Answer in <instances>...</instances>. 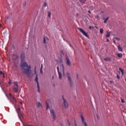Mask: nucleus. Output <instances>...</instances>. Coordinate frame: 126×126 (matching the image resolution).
<instances>
[{
	"label": "nucleus",
	"instance_id": "nucleus-22",
	"mask_svg": "<svg viewBox=\"0 0 126 126\" xmlns=\"http://www.w3.org/2000/svg\"><path fill=\"white\" fill-rule=\"evenodd\" d=\"M103 31H104V30H103V29H100L99 30V32H100V34H103Z\"/></svg>",
	"mask_w": 126,
	"mask_h": 126
},
{
	"label": "nucleus",
	"instance_id": "nucleus-33",
	"mask_svg": "<svg viewBox=\"0 0 126 126\" xmlns=\"http://www.w3.org/2000/svg\"><path fill=\"white\" fill-rule=\"evenodd\" d=\"M23 5H24V6H25V5H26V2H24L23 3Z\"/></svg>",
	"mask_w": 126,
	"mask_h": 126
},
{
	"label": "nucleus",
	"instance_id": "nucleus-24",
	"mask_svg": "<svg viewBox=\"0 0 126 126\" xmlns=\"http://www.w3.org/2000/svg\"><path fill=\"white\" fill-rule=\"evenodd\" d=\"M108 19H109L108 17H107L106 19H105L104 21H103L104 23H106V22H107V21H108Z\"/></svg>",
	"mask_w": 126,
	"mask_h": 126
},
{
	"label": "nucleus",
	"instance_id": "nucleus-19",
	"mask_svg": "<svg viewBox=\"0 0 126 126\" xmlns=\"http://www.w3.org/2000/svg\"><path fill=\"white\" fill-rule=\"evenodd\" d=\"M51 14H52L51 11H48V16L49 17V18H51Z\"/></svg>",
	"mask_w": 126,
	"mask_h": 126
},
{
	"label": "nucleus",
	"instance_id": "nucleus-28",
	"mask_svg": "<svg viewBox=\"0 0 126 126\" xmlns=\"http://www.w3.org/2000/svg\"><path fill=\"white\" fill-rule=\"evenodd\" d=\"M89 29H94V27H91V26H89Z\"/></svg>",
	"mask_w": 126,
	"mask_h": 126
},
{
	"label": "nucleus",
	"instance_id": "nucleus-42",
	"mask_svg": "<svg viewBox=\"0 0 126 126\" xmlns=\"http://www.w3.org/2000/svg\"><path fill=\"white\" fill-rule=\"evenodd\" d=\"M35 72H36V67H35V70H34Z\"/></svg>",
	"mask_w": 126,
	"mask_h": 126
},
{
	"label": "nucleus",
	"instance_id": "nucleus-6",
	"mask_svg": "<svg viewBox=\"0 0 126 126\" xmlns=\"http://www.w3.org/2000/svg\"><path fill=\"white\" fill-rule=\"evenodd\" d=\"M65 63H66V65H68V66H70V64H71V63H70V61H69V59L68 58V57H67V56H65Z\"/></svg>",
	"mask_w": 126,
	"mask_h": 126
},
{
	"label": "nucleus",
	"instance_id": "nucleus-7",
	"mask_svg": "<svg viewBox=\"0 0 126 126\" xmlns=\"http://www.w3.org/2000/svg\"><path fill=\"white\" fill-rule=\"evenodd\" d=\"M81 119L82 124H83L85 126H87V123H86V122L84 121V117H83V116H82V115H81Z\"/></svg>",
	"mask_w": 126,
	"mask_h": 126
},
{
	"label": "nucleus",
	"instance_id": "nucleus-15",
	"mask_svg": "<svg viewBox=\"0 0 126 126\" xmlns=\"http://www.w3.org/2000/svg\"><path fill=\"white\" fill-rule=\"evenodd\" d=\"M106 38H109V37H110V32L109 31H107L106 32Z\"/></svg>",
	"mask_w": 126,
	"mask_h": 126
},
{
	"label": "nucleus",
	"instance_id": "nucleus-34",
	"mask_svg": "<svg viewBox=\"0 0 126 126\" xmlns=\"http://www.w3.org/2000/svg\"><path fill=\"white\" fill-rule=\"evenodd\" d=\"M20 111V108H18V113H19Z\"/></svg>",
	"mask_w": 126,
	"mask_h": 126
},
{
	"label": "nucleus",
	"instance_id": "nucleus-12",
	"mask_svg": "<svg viewBox=\"0 0 126 126\" xmlns=\"http://www.w3.org/2000/svg\"><path fill=\"white\" fill-rule=\"evenodd\" d=\"M36 106L37 108H42V104L40 102H36Z\"/></svg>",
	"mask_w": 126,
	"mask_h": 126
},
{
	"label": "nucleus",
	"instance_id": "nucleus-18",
	"mask_svg": "<svg viewBox=\"0 0 126 126\" xmlns=\"http://www.w3.org/2000/svg\"><path fill=\"white\" fill-rule=\"evenodd\" d=\"M116 55L118 58H122L123 57V54L122 53H117Z\"/></svg>",
	"mask_w": 126,
	"mask_h": 126
},
{
	"label": "nucleus",
	"instance_id": "nucleus-2",
	"mask_svg": "<svg viewBox=\"0 0 126 126\" xmlns=\"http://www.w3.org/2000/svg\"><path fill=\"white\" fill-rule=\"evenodd\" d=\"M63 106L65 109H66V108H68V103H67V101H66V100H65L63 97Z\"/></svg>",
	"mask_w": 126,
	"mask_h": 126
},
{
	"label": "nucleus",
	"instance_id": "nucleus-37",
	"mask_svg": "<svg viewBox=\"0 0 126 126\" xmlns=\"http://www.w3.org/2000/svg\"><path fill=\"white\" fill-rule=\"evenodd\" d=\"M20 104L21 105H22V101H20Z\"/></svg>",
	"mask_w": 126,
	"mask_h": 126
},
{
	"label": "nucleus",
	"instance_id": "nucleus-38",
	"mask_svg": "<svg viewBox=\"0 0 126 126\" xmlns=\"http://www.w3.org/2000/svg\"><path fill=\"white\" fill-rule=\"evenodd\" d=\"M3 78H5V76H4V74L3 75Z\"/></svg>",
	"mask_w": 126,
	"mask_h": 126
},
{
	"label": "nucleus",
	"instance_id": "nucleus-1",
	"mask_svg": "<svg viewBox=\"0 0 126 126\" xmlns=\"http://www.w3.org/2000/svg\"><path fill=\"white\" fill-rule=\"evenodd\" d=\"M21 58V65L20 67L22 69H23V73L24 74H27V75H30L32 73L31 70V65H28V63L24 61L25 60V54L22 53L20 56Z\"/></svg>",
	"mask_w": 126,
	"mask_h": 126
},
{
	"label": "nucleus",
	"instance_id": "nucleus-26",
	"mask_svg": "<svg viewBox=\"0 0 126 126\" xmlns=\"http://www.w3.org/2000/svg\"><path fill=\"white\" fill-rule=\"evenodd\" d=\"M43 43L46 44V38L45 37L43 38Z\"/></svg>",
	"mask_w": 126,
	"mask_h": 126
},
{
	"label": "nucleus",
	"instance_id": "nucleus-25",
	"mask_svg": "<svg viewBox=\"0 0 126 126\" xmlns=\"http://www.w3.org/2000/svg\"><path fill=\"white\" fill-rule=\"evenodd\" d=\"M43 5H44V7H46V6H47V2H44Z\"/></svg>",
	"mask_w": 126,
	"mask_h": 126
},
{
	"label": "nucleus",
	"instance_id": "nucleus-8",
	"mask_svg": "<svg viewBox=\"0 0 126 126\" xmlns=\"http://www.w3.org/2000/svg\"><path fill=\"white\" fill-rule=\"evenodd\" d=\"M67 77L68 80L70 82V85H72V82H71V78H70V75L68 73H67Z\"/></svg>",
	"mask_w": 126,
	"mask_h": 126
},
{
	"label": "nucleus",
	"instance_id": "nucleus-46",
	"mask_svg": "<svg viewBox=\"0 0 126 126\" xmlns=\"http://www.w3.org/2000/svg\"><path fill=\"white\" fill-rule=\"evenodd\" d=\"M125 80H126V79H125Z\"/></svg>",
	"mask_w": 126,
	"mask_h": 126
},
{
	"label": "nucleus",
	"instance_id": "nucleus-14",
	"mask_svg": "<svg viewBox=\"0 0 126 126\" xmlns=\"http://www.w3.org/2000/svg\"><path fill=\"white\" fill-rule=\"evenodd\" d=\"M104 61H105V62H110L111 61V58L106 57L105 58H104Z\"/></svg>",
	"mask_w": 126,
	"mask_h": 126
},
{
	"label": "nucleus",
	"instance_id": "nucleus-17",
	"mask_svg": "<svg viewBox=\"0 0 126 126\" xmlns=\"http://www.w3.org/2000/svg\"><path fill=\"white\" fill-rule=\"evenodd\" d=\"M118 49L119 51H120V52H123V48H122V47H121V45H118Z\"/></svg>",
	"mask_w": 126,
	"mask_h": 126
},
{
	"label": "nucleus",
	"instance_id": "nucleus-39",
	"mask_svg": "<svg viewBox=\"0 0 126 126\" xmlns=\"http://www.w3.org/2000/svg\"><path fill=\"white\" fill-rule=\"evenodd\" d=\"M88 13H91V12L90 11V10H89V11H88Z\"/></svg>",
	"mask_w": 126,
	"mask_h": 126
},
{
	"label": "nucleus",
	"instance_id": "nucleus-16",
	"mask_svg": "<svg viewBox=\"0 0 126 126\" xmlns=\"http://www.w3.org/2000/svg\"><path fill=\"white\" fill-rule=\"evenodd\" d=\"M42 69H43V64H41V67H40V73H41V74H43Z\"/></svg>",
	"mask_w": 126,
	"mask_h": 126
},
{
	"label": "nucleus",
	"instance_id": "nucleus-20",
	"mask_svg": "<svg viewBox=\"0 0 126 126\" xmlns=\"http://www.w3.org/2000/svg\"><path fill=\"white\" fill-rule=\"evenodd\" d=\"M119 70L121 71V73H122V75H124V70L121 68H120Z\"/></svg>",
	"mask_w": 126,
	"mask_h": 126
},
{
	"label": "nucleus",
	"instance_id": "nucleus-21",
	"mask_svg": "<svg viewBox=\"0 0 126 126\" xmlns=\"http://www.w3.org/2000/svg\"><path fill=\"white\" fill-rule=\"evenodd\" d=\"M14 84L15 87H18V84H17V82H14Z\"/></svg>",
	"mask_w": 126,
	"mask_h": 126
},
{
	"label": "nucleus",
	"instance_id": "nucleus-10",
	"mask_svg": "<svg viewBox=\"0 0 126 126\" xmlns=\"http://www.w3.org/2000/svg\"><path fill=\"white\" fill-rule=\"evenodd\" d=\"M9 97H11L14 102H16V99L14 98V96H13L11 93L9 94Z\"/></svg>",
	"mask_w": 126,
	"mask_h": 126
},
{
	"label": "nucleus",
	"instance_id": "nucleus-29",
	"mask_svg": "<svg viewBox=\"0 0 126 126\" xmlns=\"http://www.w3.org/2000/svg\"><path fill=\"white\" fill-rule=\"evenodd\" d=\"M4 74V73L2 72V71H0V74H2L3 75Z\"/></svg>",
	"mask_w": 126,
	"mask_h": 126
},
{
	"label": "nucleus",
	"instance_id": "nucleus-3",
	"mask_svg": "<svg viewBox=\"0 0 126 126\" xmlns=\"http://www.w3.org/2000/svg\"><path fill=\"white\" fill-rule=\"evenodd\" d=\"M79 31L81 32V33H82L85 36V37H87V38H89V35H88V34H87V32H85L84 30H83L81 28H78Z\"/></svg>",
	"mask_w": 126,
	"mask_h": 126
},
{
	"label": "nucleus",
	"instance_id": "nucleus-11",
	"mask_svg": "<svg viewBox=\"0 0 126 126\" xmlns=\"http://www.w3.org/2000/svg\"><path fill=\"white\" fill-rule=\"evenodd\" d=\"M12 59L16 61V60H18V56L15 54H14L12 56Z\"/></svg>",
	"mask_w": 126,
	"mask_h": 126
},
{
	"label": "nucleus",
	"instance_id": "nucleus-35",
	"mask_svg": "<svg viewBox=\"0 0 126 126\" xmlns=\"http://www.w3.org/2000/svg\"><path fill=\"white\" fill-rule=\"evenodd\" d=\"M117 77L118 78V79H120V76L119 75H117Z\"/></svg>",
	"mask_w": 126,
	"mask_h": 126
},
{
	"label": "nucleus",
	"instance_id": "nucleus-41",
	"mask_svg": "<svg viewBox=\"0 0 126 126\" xmlns=\"http://www.w3.org/2000/svg\"><path fill=\"white\" fill-rule=\"evenodd\" d=\"M107 41L109 42V39L107 38Z\"/></svg>",
	"mask_w": 126,
	"mask_h": 126
},
{
	"label": "nucleus",
	"instance_id": "nucleus-44",
	"mask_svg": "<svg viewBox=\"0 0 126 126\" xmlns=\"http://www.w3.org/2000/svg\"><path fill=\"white\" fill-rule=\"evenodd\" d=\"M52 78H53V79L54 78V76H52Z\"/></svg>",
	"mask_w": 126,
	"mask_h": 126
},
{
	"label": "nucleus",
	"instance_id": "nucleus-13",
	"mask_svg": "<svg viewBox=\"0 0 126 126\" xmlns=\"http://www.w3.org/2000/svg\"><path fill=\"white\" fill-rule=\"evenodd\" d=\"M13 91L16 93H17V91H18V87L14 86L13 88Z\"/></svg>",
	"mask_w": 126,
	"mask_h": 126
},
{
	"label": "nucleus",
	"instance_id": "nucleus-27",
	"mask_svg": "<svg viewBox=\"0 0 126 126\" xmlns=\"http://www.w3.org/2000/svg\"><path fill=\"white\" fill-rule=\"evenodd\" d=\"M80 1L82 3H84V2H85V0H80Z\"/></svg>",
	"mask_w": 126,
	"mask_h": 126
},
{
	"label": "nucleus",
	"instance_id": "nucleus-5",
	"mask_svg": "<svg viewBox=\"0 0 126 126\" xmlns=\"http://www.w3.org/2000/svg\"><path fill=\"white\" fill-rule=\"evenodd\" d=\"M50 114L52 116V119L54 120H56V114L54 109H50Z\"/></svg>",
	"mask_w": 126,
	"mask_h": 126
},
{
	"label": "nucleus",
	"instance_id": "nucleus-36",
	"mask_svg": "<svg viewBox=\"0 0 126 126\" xmlns=\"http://www.w3.org/2000/svg\"><path fill=\"white\" fill-rule=\"evenodd\" d=\"M8 84H9V85L11 84V81H9L8 82Z\"/></svg>",
	"mask_w": 126,
	"mask_h": 126
},
{
	"label": "nucleus",
	"instance_id": "nucleus-40",
	"mask_svg": "<svg viewBox=\"0 0 126 126\" xmlns=\"http://www.w3.org/2000/svg\"><path fill=\"white\" fill-rule=\"evenodd\" d=\"M62 68L63 69V65H62Z\"/></svg>",
	"mask_w": 126,
	"mask_h": 126
},
{
	"label": "nucleus",
	"instance_id": "nucleus-43",
	"mask_svg": "<svg viewBox=\"0 0 126 126\" xmlns=\"http://www.w3.org/2000/svg\"><path fill=\"white\" fill-rule=\"evenodd\" d=\"M96 18H99V16H96Z\"/></svg>",
	"mask_w": 126,
	"mask_h": 126
},
{
	"label": "nucleus",
	"instance_id": "nucleus-9",
	"mask_svg": "<svg viewBox=\"0 0 126 126\" xmlns=\"http://www.w3.org/2000/svg\"><path fill=\"white\" fill-rule=\"evenodd\" d=\"M57 71L58 72L59 79H62V74L59 70V66L57 67Z\"/></svg>",
	"mask_w": 126,
	"mask_h": 126
},
{
	"label": "nucleus",
	"instance_id": "nucleus-30",
	"mask_svg": "<svg viewBox=\"0 0 126 126\" xmlns=\"http://www.w3.org/2000/svg\"><path fill=\"white\" fill-rule=\"evenodd\" d=\"M110 83H111V84H114V82L113 81H110Z\"/></svg>",
	"mask_w": 126,
	"mask_h": 126
},
{
	"label": "nucleus",
	"instance_id": "nucleus-45",
	"mask_svg": "<svg viewBox=\"0 0 126 126\" xmlns=\"http://www.w3.org/2000/svg\"><path fill=\"white\" fill-rule=\"evenodd\" d=\"M77 77H78V75H77Z\"/></svg>",
	"mask_w": 126,
	"mask_h": 126
},
{
	"label": "nucleus",
	"instance_id": "nucleus-23",
	"mask_svg": "<svg viewBox=\"0 0 126 126\" xmlns=\"http://www.w3.org/2000/svg\"><path fill=\"white\" fill-rule=\"evenodd\" d=\"M49 109V104H48V102L46 101V110Z\"/></svg>",
	"mask_w": 126,
	"mask_h": 126
},
{
	"label": "nucleus",
	"instance_id": "nucleus-4",
	"mask_svg": "<svg viewBox=\"0 0 126 126\" xmlns=\"http://www.w3.org/2000/svg\"><path fill=\"white\" fill-rule=\"evenodd\" d=\"M35 80L37 83L38 93H40V87L39 86V82H38V75L37 74L36 75Z\"/></svg>",
	"mask_w": 126,
	"mask_h": 126
},
{
	"label": "nucleus",
	"instance_id": "nucleus-32",
	"mask_svg": "<svg viewBox=\"0 0 126 126\" xmlns=\"http://www.w3.org/2000/svg\"><path fill=\"white\" fill-rule=\"evenodd\" d=\"M67 123L69 126H70V122H69L68 121H67Z\"/></svg>",
	"mask_w": 126,
	"mask_h": 126
},
{
	"label": "nucleus",
	"instance_id": "nucleus-31",
	"mask_svg": "<svg viewBox=\"0 0 126 126\" xmlns=\"http://www.w3.org/2000/svg\"><path fill=\"white\" fill-rule=\"evenodd\" d=\"M121 102L122 103H125V100H124V99H121Z\"/></svg>",
	"mask_w": 126,
	"mask_h": 126
}]
</instances>
